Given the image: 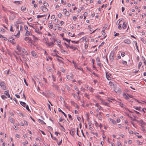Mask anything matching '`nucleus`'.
Listing matches in <instances>:
<instances>
[{
	"mask_svg": "<svg viewBox=\"0 0 146 146\" xmlns=\"http://www.w3.org/2000/svg\"><path fill=\"white\" fill-rule=\"evenodd\" d=\"M17 49L19 52H22L21 54H25L26 55H28V53L25 48H21L19 45H17Z\"/></svg>",
	"mask_w": 146,
	"mask_h": 146,
	"instance_id": "nucleus-1",
	"label": "nucleus"
},
{
	"mask_svg": "<svg viewBox=\"0 0 146 146\" xmlns=\"http://www.w3.org/2000/svg\"><path fill=\"white\" fill-rule=\"evenodd\" d=\"M16 28L17 29L16 30L17 31L18 33H17V35H16V37L18 38L20 36V30H19V25L17 24L15 25Z\"/></svg>",
	"mask_w": 146,
	"mask_h": 146,
	"instance_id": "nucleus-2",
	"label": "nucleus"
},
{
	"mask_svg": "<svg viewBox=\"0 0 146 146\" xmlns=\"http://www.w3.org/2000/svg\"><path fill=\"white\" fill-rule=\"evenodd\" d=\"M0 86L3 90H5L6 89V87L5 86V84L4 82H0Z\"/></svg>",
	"mask_w": 146,
	"mask_h": 146,
	"instance_id": "nucleus-3",
	"label": "nucleus"
},
{
	"mask_svg": "<svg viewBox=\"0 0 146 146\" xmlns=\"http://www.w3.org/2000/svg\"><path fill=\"white\" fill-rule=\"evenodd\" d=\"M100 101H101V103H102V104L104 105L105 106H109V103L105 102L102 99H100Z\"/></svg>",
	"mask_w": 146,
	"mask_h": 146,
	"instance_id": "nucleus-4",
	"label": "nucleus"
},
{
	"mask_svg": "<svg viewBox=\"0 0 146 146\" xmlns=\"http://www.w3.org/2000/svg\"><path fill=\"white\" fill-rule=\"evenodd\" d=\"M31 27H33L35 29V32L37 33L38 34H40V35L42 34L40 31H39V29L38 28H36L33 27L32 26H31Z\"/></svg>",
	"mask_w": 146,
	"mask_h": 146,
	"instance_id": "nucleus-5",
	"label": "nucleus"
},
{
	"mask_svg": "<svg viewBox=\"0 0 146 146\" xmlns=\"http://www.w3.org/2000/svg\"><path fill=\"white\" fill-rule=\"evenodd\" d=\"M75 129L74 128L72 129L70 131V134L72 136H73L75 133Z\"/></svg>",
	"mask_w": 146,
	"mask_h": 146,
	"instance_id": "nucleus-6",
	"label": "nucleus"
},
{
	"mask_svg": "<svg viewBox=\"0 0 146 146\" xmlns=\"http://www.w3.org/2000/svg\"><path fill=\"white\" fill-rule=\"evenodd\" d=\"M31 53L34 57L36 58L38 57V55L35 51H32L31 52Z\"/></svg>",
	"mask_w": 146,
	"mask_h": 146,
	"instance_id": "nucleus-7",
	"label": "nucleus"
},
{
	"mask_svg": "<svg viewBox=\"0 0 146 146\" xmlns=\"http://www.w3.org/2000/svg\"><path fill=\"white\" fill-rule=\"evenodd\" d=\"M40 9L44 12H46L48 11L47 8L45 7L41 6L40 7Z\"/></svg>",
	"mask_w": 146,
	"mask_h": 146,
	"instance_id": "nucleus-8",
	"label": "nucleus"
},
{
	"mask_svg": "<svg viewBox=\"0 0 146 146\" xmlns=\"http://www.w3.org/2000/svg\"><path fill=\"white\" fill-rule=\"evenodd\" d=\"M20 55H21L22 58L23 59V60L25 61H28V58L25 57V56L24 54H20Z\"/></svg>",
	"mask_w": 146,
	"mask_h": 146,
	"instance_id": "nucleus-9",
	"label": "nucleus"
},
{
	"mask_svg": "<svg viewBox=\"0 0 146 146\" xmlns=\"http://www.w3.org/2000/svg\"><path fill=\"white\" fill-rule=\"evenodd\" d=\"M137 122L141 125H144L145 123L144 121H143V120L141 119L139 120H137Z\"/></svg>",
	"mask_w": 146,
	"mask_h": 146,
	"instance_id": "nucleus-10",
	"label": "nucleus"
},
{
	"mask_svg": "<svg viewBox=\"0 0 146 146\" xmlns=\"http://www.w3.org/2000/svg\"><path fill=\"white\" fill-rule=\"evenodd\" d=\"M123 98L126 100H128L129 99L127 94H126L125 93H124L123 94Z\"/></svg>",
	"mask_w": 146,
	"mask_h": 146,
	"instance_id": "nucleus-11",
	"label": "nucleus"
},
{
	"mask_svg": "<svg viewBox=\"0 0 146 146\" xmlns=\"http://www.w3.org/2000/svg\"><path fill=\"white\" fill-rule=\"evenodd\" d=\"M24 39L26 41L29 40V42H31L32 41V39L30 38L29 37H25V38Z\"/></svg>",
	"mask_w": 146,
	"mask_h": 146,
	"instance_id": "nucleus-12",
	"label": "nucleus"
},
{
	"mask_svg": "<svg viewBox=\"0 0 146 146\" xmlns=\"http://www.w3.org/2000/svg\"><path fill=\"white\" fill-rule=\"evenodd\" d=\"M114 54L113 53H111L110 56V60L113 61V60Z\"/></svg>",
	"mask_w": 146,
	"mask_h": 146,
	"instance_id": "nucleus-13",
	"label": "nucleus"
},
{
	"mask_svg": "<svg viewBox=\"0 0 146 146\" xmlns=\"http://www.w3.org/2000/svg\"><path fill=\"white\" fill-rule=\"evenodd\" d=\"M86 88L87 89L89 90L90 92H93V89L91 87H90L89 86H87Z\"/></svg>",
	"mask_w": 146,
	"mask_h": 146,
	"instance_id": "nucleus-14",
	"label": "nucleus"
},
{
	"mask_svg": "<svg viewBox=\"0 0 146 146\" xmlns=\"http://www.w3.org/2000/svg\"><path fill=\"white\" fill-rule=\"evenodd\" d=\"M73 76V74H71V76H70V75H68L66 77H67V78L68 79L70 80H71L72 79Z\"/></svg>",
	"mask_w": 146,
	"mask_h": 146,
	"instance_id": "nucleus-15",
	"label": "nucleus"
},
{
	"mask_svg": "<svg viewBox=\"0 0 146 146\" xmlns=\"http://www.w3.org/2000/svg\"><path fill=\"white\" fill-rule=\"evenodd\" d=\"M4 94L8 97L9 98L10 97V95L9 94V91L7 90L5 92Z\"/></svg>",
	"mask_w": 146,
	"mask_h": 146,
	"instance_id": "nucleus-16",
	"label": "nucleus"
},
{
	"mask_svg": "<svg viewBox=\"0 0 146 146\" xmlns=\"http://www.w3.org/2000/svg\"><path fill=\"white\" fill-rule=\"evenodd\" d=\"M126 23L124 22L123 23L122 28L123 29H125L126 28L127 25H126Z\"/></svg>",
	"mask_w": 146,
	"mask_h": 146,
	"instance_id": "nucleus-17",
	"label": "nucleus"
},
{
	"mask_svg": "<svg viewBox=\"0 0 146 146\" xmlns=\"http://www.w3.org/2000/svg\"><path fill=\"white\" fill-rule=\"evenodd\" d=\"M70 49H72L74 50L77 49V48L73 45H71L70 46Z\"/></svg>",
	"mask_w": 146,
	"mask_h": 146,
	"instance_id": "nucleus-18",
	"label": "nucleus"
},
{
	"mask_svg": "<svg viewBox=\"0 0 146 146\" xmlns=\"http://www.w3.org/2000/svg\"><path fill=\"white\" fill-rule=\"evenodd\" d=\"M124 42L127 44H129L131 43L129 39H126L124 40Z\"/></svg>",
	"mask_w": 146,
	"mask_h": 146,
	"instance_id": "nucleus-19",
	"label": "nucleus"
},
{
	"mask_svg": "<svg viewBox=\"0 0 146 146\" xmlns=\"http://www.w3.org/2000/svg\"><path fill=\"white\" fill-rule=\"evenodd\" d=\"M54 45V43L53 42H51L47 44V45L48 46H53Z\"/></svg>",
	"mask_w": 146,
	"mask_h": 146,
	"instance_id": "nucleus-20",
	"label": "nucleus"
},
{
	"mask_svg": "<svg viewBox=\"0 0 146 146\" xmlns=\"http://www.w3.org/2000/svg\"><path fill=\"white\" fill-rule=\"evenodd\" d=\"M31 35L32 36L34 40L35 41H36L38 40V38L36 37H35L34 35L31 34Z\"/></svg>",
	"mask_w": 146,
	"mask_h": 146,
	"instance_id": "nucleus-21",
	"label": "nucleus"
},
{
	"mask_svg": "<svg viewBox=\"0 0 146 146\" xmlns=\"http://www.w3.org/2000/svg\"><path fill=\"white\" fill-rule=\"evenodd\" d=\"M110 121L113 124H115L116 123L115 121L113 119L110 118Z\"/></svg>",
	"mask_w": 146,
	"mask_h": 146,
	"instance_id": "nucleus-22",
	"label": "nucleus"
},
{
	"mask_svg": "<svg viewBox=\"0 0 146 146\" xmlns=\"http://www.w3.org/2000/svg\"><path fill=\"white\" fill-rule=\"evenodd\" d=\"M20 104L23 106L25 107L26 106V104L25 102H20Z\"/></svg>",
	"mask_w": 146,
	"mask_h": 146,
	"instance_id": "nucleus-23",
	"label": "nucleus"
},
{
	"mask_svg": "<svg viewBox=\"0 0 146 146\" xmlns=\"http://www.w3.org/2000/svg\"><path fill=\"white\" fill-rule=\"evenodd\" d=\"M57 43L58 44L59 47L61 48V46L60 45L61 44V42L60 40H58L57 41Z\"/></svg>",
	"mask_w": 146,
	"mask_h": 146,
	"instance_id": "nucleus-24",
	"label": "nucleus"
},
{
	"mask_svg": "<svg viewBox=\"0 0 146 146\" xmlns=\"http://www.w3.org/2000/svg\"><path fill=\"white\" fill-rule=\"evenodd\" d=\"M134 134L136 135L138 138H141L142 137V136L141 135L137 136V135H138L139 134V133H138L137 132H135L134 133Z\"/></svg>",
	"mask_w": 146,
	"mask_h": 146,
	"instance_id": "nucleus-25",
	"label": "nucleus"
},
{
	"mask_svg": "<svg viewBox=\"0 0 146 146\" xmlns=\"http://www.w3.org/2000/svg\"><path fill=\"white\" fill-rule=\"evenodd\" d=\"M48 27L50 29H52L53 27V25L52 23H49L48 25Z\"/></svg>",
	"mask_w": 146,
	"mask_h": 146,
	"instance_id": "nucleus-26",
	"label": "nucleus"
},
{
	"mask_svg": "<svg viewBox=\"0 0 146 146\" xmlns=\"http://www.w3.org/2000/svg\"><path fill=\"white\" fill-rule=\"evenodd\" d=\"M135 47H136V48L138 50V52H139V49L138 48V46L137 45V42L135 41Z\"/></svg>",
	"mask_w": 146,
	"mask_h": 146,
	"instance_id": "nucleus-27",
	"label": "nucleus"
},
{
	"mask_svg": "<svg viewBox=\"0 0 146 146\" xmlns=\"http://www.w3.org/2000/svg\"><path fill=\"white\" fill-rule=\"evenodd\" d=\"M133 108L136 110L139 111H140V109L141 108L140 107H135L134 106Z\"/></svg>",
	"mask_w": 146,
	"mask_h": 146,
	"instance_id": "nucleus-28",
	"label": "nucleus"
},
{
	"mask_svg": "<svg viewBox=\"0 0 146 146\" xmlns=\"http://www.w3.org/2000/svg\"><path fill=\"white\" fill-rule=\"evenodd\" d=\"M26 8L25 7H21V11H22L23 12H24V11H25L26 10Z\"/></svg>",
	"mask_w": 146,
	"mask_h": 146,
	"instance_id": "nucleus-29",
	"label": "nucleus"
},
{
	"mask_svg": "<svg viewBox=\"0 0 146 146\" xmlns=\"http://www.w3.org/2000/svg\"><path fill=\"white\" fill-rule=\"evenodd\" d=\"M137 143H138L139 145H142L143 144V143L142 142L138 140H137Z\"/></svg>",
	"mask_w": 146,
	"mask_h": 146,
	"instance_id": "nucleus-30",
	"label": "nucleus"
},
{
	"mask_svg": "<svg viewBox=\"0 0 146 146\" xmlns=\"http://www.w3.org/2000/svg\"><path fill=\"white\" fill-rule=\"evenodd\" d=\"M38 120H39V122L42 124H46L42 120L39 119Z\"/></svg>",
	"mask_w": 146,
	"mask_h": 146,
	"instance_id": "nucleus-31",
	"label": "nucleus"
},
{
	"mask_svg": "<svg viewBox=\"0 0 146 146\" xmlns=\"http://www.w3.org/2000/svg\"><path fill=\"white\" fill-rule=\"evenodd\" d=\"M8 40L9 42H11L13 43L14 42L15 40L14 39L11 38L9 39Z\"/></svg>",
	"mask_w": 146,
	"mask_h": 146,
	"instance_id": "nucleus-32",
	"label": "nucleus"
},
{
	"mask_svg": "<svg viewBox=\"0 0 146 146\" xmlns=\"http://www.w3.org/2000/svg\"><path fill=\"white\" fill-rule=\"evenodd\" d=\"M30 32L29 31H27L25 33V36H29L30 35Z\"/></svg>",
	"mask_w": 146,
	"mask_h": 146,
	"instance_id": "nucleus-33",
	"label": "nucleus"
},
{
	"mask_svg": "<svg viewBox=\"0 0 146 146\" xmlns=\"http://www.w3.org/2000/svg\"><path fill=\"white\" fill-rule=\"evenodd\" d=\"M21 3L22 2L21 1H15L14 2L15 3H17L18 4H21Z\"/></svg>",
	"mask_w": 146,
	"mask_h": 146,
	"instance_id": "nucleus-34",
	"label": "nucleus"
},
{
	"mask_svg": "<svg viewBox=\"0 0 146 146\" xmlns=\"http://www.w3.org/2000/svg\"><path fill=\"white\" fill-rule=\"evenodd\" d=\"M45 16V15H38L37 16V18H41V17H44Z\"/></svg>",
	"mask_w": 146,
	"mask_h": 146,
	"instance_id": "nucleus-35",
	"label": "nucleus"
},
{
	"mask_svg": "<svg viewBox=\"0 0 146 146\" xmlns=\"http://www.w3.org/2000/svg\"><path fill=\"white\" fill-rule=\"evenodd\" d=\"M63 39L66 40V41L68 42H70V41L71 40L70 39H68L66 38H63Z\"/></svg>",
	"mask_w": 146,
	"mask_h": 146,
	"instance_id": "nucleus-36",
	"label": "nucleus"
},
{
	"mask_svg": "<svg viewBox=\"0 0 146 146\" xmlns=\"http://www.w3.org/2000/svg\"><path fill=\"white\" fill-rule=\"evenodd\" d=\"M84 96L85 97H86L88 98V99H89L90 98V96L88 94H87L85 93L84 94Z\"/></svg>",
	"mask_w": 146,
	"mask_h": 146,
	"instance_id": "nucleus-37",
	"label": "nucleus"
},
{
	"mask_svg": "<svg viewBox=\"0 0 146 146\" xmlns=\"http://www.w3.org/2000/svg\"><path fill=\"white\" fill-rule=\"evenodd\" d=\"M106 78H107V79L108 80H111L110 79V77L109 76V75H107V73H106Z\"/></svg>",
	"mask_w": 146,
	"mask_h": 146,
	"instance_id": "nucleus-38",
	"label": "nucleus"
},
{
	"mask_svg": "<svg viewBox=\"0 0 146 146\" xmlns=\"http://www.w3.org/2000/svg\"><path fill=\"white\" fill-rule=\"evenodd\" d=\"M9 120L10 122H11V123L13 122V119L12 118L9 117Z\"/></svg>",
	"mask_w": 146,
	"mask_h": 146,
	"instance_id": "nucleus-39",
	"label": "nucleus"
},
{
	"mask_svg": "<svg viewBox=\"0 0 146 146\" xmlns=\"http://www.w3.org/2000/svg\"><path fill=\"white\" fill-rule=\"evenodd\" d=\"M51 137L53 139L56 140V141H58V140L55 137H53L52 136V134L51 133Z\"/></svg>",
	"mask_w": 146,
	"mask_h": 146,
	"instance_id": "nucleus-40",
	"label": "nucleus"
},
{
	"mask_svg": "<svg viewBox=\"0 0 146 146\" xmlns=\"http://www.w3.org/2000/svg\"><path fill=\"white\" fill-rule=\"evenodd\" d=\"M122 63L124 65H126L127 64V62L126 61L124 60L122 61Z\"/></svg>",
	"mask_w": 146,
	"mask_h": 146,
	"instance_id": "nucleus-41",
	"label": "nucleus"
},
{
	"mask_svg": "<svg viewBox=\"0 0 146 146\" xmlns=\"http://www.w3.org/2000/svg\"><path fill=\"white\" fill-rule=\"evenodd\" d=\"M1 97L2 98L3 100H5V99H6L7 98L5 96L3 95H2L1 96Z\"/></svg>",
	"mask_w": 146,
	"mask_h": 146,
	"instance_id": "nucleus-42",
	"label": "nucleus"
},
{
	"mask_svg": "<svg viewBox=\"0 0 146 146\" xmlns=\"http://www.w3.org/2000/svg\"><path fill=\"white\" fill-rule=\"evenodd\" d=\"M71 42L72 43H74L75 44H78V43H79V41H75L72 40L71 41Z\"/></svg>",
	"mask_w": 146,
	"mask_h": 146,
	"instance_id": "nucleus-43",
	"label": "nucleus"
},
{
	"mask_svg": "<svg viewBox=\"0 0 146 146\" xmlns=\"http://www.w3.org/2000/svg\"><path fill=\"white\" fill-rule=\"evenodd\" d=\"M68 115V116L69 119L71 120H72V117L71 115L69 114Z\"/></svg>",
	"mask_w": 146,
	"mask_h": 146,
	"instance_id": "nucleus-44",
	"label": "nucleus"
},
{
	"mask_svg": "<svg viewBox=\"0 0 146 146\" xmlns=\"http://www.w3.org/2000/svg\"><path fill=\"white\" fill-rule=\"evenodd\" d=\"M134 111L136 113V114L138 115V116L141 115L140 113L139 112H138L137 111L135 110H134Z\"/></svg>",
	"mask_w": 146,
	"mask_h": 146,
	"instance_id": "nucleus-45",
	"label": "nucleus"
},
{
	"mask_svg": "<svg viewBox=\"0 0 146 146\" xmlns=\"http://www.w3.org/2000/svg\"><path fill=\"white\" fill-rule=\"evenodd\" d=\"M2 9L5 12H6L7 11V9L5 8L3 6H2Z\"/></svg>",
	"mask_w": 146,
	"mask_h": 146,
	"instance_id": "nucleus-46",
	"label": "nucleus"
},
{
	"mask_svg": "<svg viewBox=\"0 0 146 146\" xmlns=\"http://www.w3.org/2000/svg\"><path fill=\"white\" fill-rule=\"evenodd\" d=\"M73 63L74 65V67L75 68H77V66L76 65V63L75 62H74V61H73Z\"/></svg>",
	"mask_w": 146,
	"mask_h": 146,
	"instance_id": "nucleus-47",
	"label": "nucleus"
},
{
	"mask_svg": "<svg viewBox=\"0 0 146 146\" xmlns=\"http://www.w3.org/2000/svg\"><path fill=\"white\" fill-rule=\"evenodd\" d=\"M135 100L137 102H138L139 103H142V102H143V101H139V100H137L136 99H135Z\"/></svg>",
	"mask_w": 146,
	"mask_h": 146,
	"instance_id": "nucleus-48",
	"label": "nucleus"
},
{
	"mask_svg": "<svg viewBox=\"0 0 146 146\" xmlns=\"http://www.w3.org/2000/svg\"><path fill=\"white\" fill-rule=\"evenodd\" d=\"M48 5V4L47 3H46V2H44L43 3V5L45 7L46 6Z\"/></svg>",
	"mask_w": 146,
	"mask_h": 146,
	"instance_id": "nucleus-49",
	"label": "nucleus"
},
{
	"mask_svg": "<svg viewBox=\"0 0 146 146\" xmlns=\"http://www.w3.org/2000/svg\"><path fill=\"white\" fill-rule=\"evenodd\" d=\"M130 118L133 121H137V120L135 118H133L132 117H130Z\"/></svg>",
	"mask_w": 146,
	"mask_h": 146,
	"instance_id": "nucleus-50",
	"label": "nucleus"
},
{
	"mask_svg": "<svg viewBox=\"0 0 146 146\" xmlns=\"http://www.w3.org/2000/svg\"><path fill=\"white\" fill-rule=\"evenodd\" d=\"M118 28L119 30H121V29L122 27H121V24H120L119 25L118 27Z\"/></svg>",
	"mask_w": 146,
	"mask_h": 146,
	"instance_id": "nucleus-51",
	"label": "nucleus"
},
{
	"mask_svg": "<svg viewBox=\"0 0 146 146\" xmlns=\"http://www.w3.org/2000/svg\"><path fill=\"white\" fill-rule=\"evenodd\" d=\"M24 28H25V30L26 31H28V27H27V26L26 25L24 26Z\"/></svg>",
	"mask_w": 146,
	"mask_h": 146,
	"instance_id": "nucleus-52",
	"label": "nucleus"
},
{
	"mask_svg": "<svg viewBox=\"0 0 146 146\" xmlns=\"http://www.w3.org/2000/svg\"><path fill=\"white\" fill-rule=\"evenodd\" d=\"M104 31H105V30H103L102 31V35L104 36L105 35H106V33L104 32Z\"/></svg>",
	"mask_w": 146,
	"mask_h": 146,
	"instance_id": "nucleus-53",
	"label": "nucleus"
},
{
	"mask_svg": "<svg viewBox=\"0 0 146 146\" xmlns=\"http://www.w3.org/2000/svg\"><path fill=\"white\" fill-rule=\"evenodd\" d=\"M64 44L67 48H68V47H69L70 48V46L68 44H67L65 42L64 43Z\"/></svg>",
	"mask_w": 146,
	"mask_h": 146,
	"instance_id": "nucleus-54",
	"label": "nucleus"
},
{
	"mask_svg": "<svg viewBox=\"0 0 146 146\" xmlns=\"http://www.w3.org/2000/svg\"><path fill=\"white\" fill-rule=\"evenodd\" d=\"M117 143L118 145L119 146H122L121 143L120 142L118 141V142H117Z\"/></svg>",
	"mask_w": 146,
	"mask_h": 146,
	"instance_id": "nucleus-55",
	"label": "nucleus"
},
{
	"mask_svg": "<svg viewBox=\"0 0 146 146\" xmlns=\"http://www.w3.org/2000/svg\"><path fill=\"white\" fill-rule=\"evenodd\" d=\"M125 55V54L124 52H122L121 53V56L122 57H124Z\"/></svg>",
	"mask_w": 146,
	"mask_h": 146,
	"instance_id": "nucleus-56",
	"label": "nucleus"
},
{
	"mask_svg": "<svg viewBox=\"0 0 146 146\" xmlns=\"http://www.w3.org/2000/svg\"><path fill=\"white\" fill-rule=\"evenodd\" d=\"M65 88H66V89L68 90H70V88L68 86H66Z\"/></svg>",
	"mask_w": 146,
	"mask_h": 146,
	"instance_id": "nucleus-57",
	"label": "nucleus"
},
{
	"mask_svg": "<svg viewBox=\"0 0 146 146\" xmlns=\"http://www.w3.org/2000/svg\"><path fill=\"white\" fill-rule=\"evenodd\" d=\"M127 95L128 96V97H130V98H132L133 97V96L129 94H127Z\"/></svg>",
	"mask_w": 146,
	"mask_h": 146,
	"instance_id": "nucleus-58",
	"label": "nucleus"
},
{
	"mask_svg": "<svg viewBox=\"0 0 146 146\" xmlns=\"http://www.w3.org/2000/svg\"><path fill=\"white\" fill-rule=\"evenodd\" d=\"M121 121V120L119 118H118L116 120V122L117 123H119Z\"/></svg>",
	"mask_w": 146,
	"mask_h": 146,
	"instance_id": "nucleus-59",
	"label": "nucleus"
},
{
	"mask_svg": "<svg viewBox=\"0 0 146 146\" xmlns=\"http://www.w3.org/2000/svg\"><path fill=\"white\" fill-rule=\"evenodd\" d=\"M10 31L11 32H13L14 31L13 30V27L11 25V26L10 28Z\"/></svg>",
	"mask_w": 146,
	"mask_h": 146,
	"instance_id": "nucleus-60",
	"label": "nucleus"
},
{
	"mask_svg": "<svg viewBox=\"0 0 146 146\" xmlns=\"http://www.w3.org/2000/svg\"><path fill=\"white\" fill-rule=\"evenodd\" d=\"M24 123H25V125H28V123H27V121L25 120H24Z\"/></svg>",
	"mask_w": 146,
	"mask_h": 146,
	"instance_id": "nucleus-61",
	"label": "nucleus"
},
{
	"mask_svg": "<svg viewBox=\"0 0 146 146\" xmlns=\"http://www.w3.org/2000/svg\"><path fill=\"white\" fill-rule=\"evenodd\" d=\"M62 14L61 13H59L58 14V16L59 17H60V18L61 17H62Z\"/></svg>",
	"mask_w": 146,
	"mask_h": 146,
	"instance_id": "nucleus-62",
	"label": "nucleus"
},
{
	"mask_svg": "<svg viewBox=\"0 0 146 146\" xmlns=\"http://www.w3.org/2000/svg\"><path fill=\"white\" fill-rule=\"evenodd\" d=\"M26 109L28 111H29L30 110L29 109V106L28 105H27L25 107Z\"/></svg>",
	"mask_w": 146,
	"mask_h": 146,
	"instance_id": "nucleus-63",
	"label": "nucleus"
},
{
	"mask_svg": "<svg viewBox=\"0 0 146 146\" xmlns=\"http://www.w3.org/2000/svg\"><path fill=\"white\" fill-rule=\"evenodd\" d=\"M63 120L64 119H62L61 117L59 119V121L60 122H62Z\"/></svg>",
	"mask_w": 146,
	"mask_h": 146,
	"instance_id": "nucleus-64",
	"label": "nucleus"
}]
</instances>
